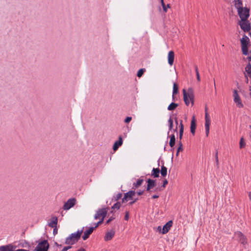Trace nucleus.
<instances>
[{
    "mask_svg": "<svg viewBox=\"0 0 251 251\" xmlns=\"http://www.w3.org/2000/svg\"><path fill=\"white\" fill-rule=\"evenodd\" d=\"M195 71H196V75L197 74V73H199L198 69V67L197 66H195Z\"/></svg>",
    "mask_w": 251,
    "mask_h": 251,
    "instance_id": "nucleus-50",
    "label": "nucleus"
},
{
    "mask_svg": "<svg viewBox=\"0 0 251 251\" xmlns=\"http://www.w3.org/2000/svg\"><path fill=\"white\" fill-rule=\"evenodd\" d=\"M16 248V246L9 244L0 246V251H14Z\"/></svg>",
    "mask_w": 251,
    "mask_h": 251,
    "instance_id": "nucleus-12",
    "label": "nucleus"
},
{
    "mask_svg": "<svg viewBox=\"0 0 251 251\" xmlns=\"http://www.w3.org/2000/svg\"><path fill=\"white\" fill-rule=\"evenodd\" d=\"M147 182L148 183L147 184V188H146V190L147 191H150V190L151 189H152L153 188H154L156 185V180H153V179H151L150 178H149L147 180Z\"/></svg>",
    "mask_w": 251,
    "mask_h": 251,
    "instance_id": "nucleus-14",
    "label": "nucleus"
},
{
    "mask_svg": "<svg viewBox=\"0 0 251 251\" xmlns=\"http://www.w3.org/2000/svg\"><path fill=\"white\" fill-rule=\"evenodd\" d=\"M132 120V118L131 117H127L125 119V122L126 123H129Z\"/></svg>",
    "mask_w": 251,
    "mask_h": 251,
    "instance_id": "nucleus-41",
    "label": "nucleus"
},
{
    "mask_svg": "<svg viewBox=\"0 0 251 251\" xmlns=\"http://www.w3.org/2000/svg\"><path fill=\"white\" fill-rule=\"evenodd\" d=\"M246 146V143L244 141L243 137H241L239 143V147L240 149H243Z\"/></svg>",
    "mask_w": 251,
    "mask_h": 251,
    "instance_id": "nucleus-33",
    "label": "nucleus"
},
{
    "mask_svg": "<svg viewBox=\"0 0 251 251\" xmlns=\"http://www.w3.org/2000/svg\"><path fill=\"white\" fill-rule=\"evenodd\" d=\"M210 125V119L208 112L205 113V128L206 137L208 136Z\"/></svg>",
    "mask_w": 251,
    "mask_h": 251,
    "instance_id": "nucleus-11",
    "label": "nucleus"
},
{
    "mask_svg": "<svg viewBox=\"0 0 251 251\" xmlns=\"http://www.w3.org/2000/svg\"><path fill=\"white\" fill-rule=\"evenodd\" d=\"M68 251V250H67V249L66 247H64L63 248V249L62 250V251Z\"/></svg>",
    "mask_w": 251,
    "mask_h": 251,
    "instance_id": "nucleus-54",
    "label": "nucleus"
},
{
    "mask_svg": "<svg viewBox=\"0 0 251 251\" xmlns=\"http://www.w3.org/2000/svg\"><path fill=\"white\" fill-rule=\"evenodd\" d=\"M247 59L249 60V61H251V56H248Z\"/></svg>",
    "mask_w": 251,
    "mask_h": 251,
    "instance_id": "nucleus-56",
    "label": "nucleus"
},
{
    "mask_svg": "<svg viewBox=\"0 0 251 251\" xmlns=\"http://www.w3.org/2000/svg\"><path fill=\"white\" fill-rule=\"evenodd\" d=\"M241 47L242 53L245 55L249 54V47L250 46V40L249 38L244 34L243 37L240 39Z\"/></svg>",
    "mask_w": 251,
    "mask_h": 251,
    "instance_id": "nucleus-3",
    "label": "nucleus"
},
{
    "mask_svg": "<svg viewBox=\"0 0 251 251\" xmlns=\"http://www.w3.org/2000/svg\"><path fill=\"white\" fill-rule=\"evenodd\" d=\"M115 217L111 216L106 222V224H109L112 221L115 219Z\"/></svg>",
    "mask_w": 251,
    "mask_h": 251,
    "instance_id": "nucleus-42",
    "label": "nucleus"
},
{
    "mask_svg": "<svg viewBox=\"0 0 251 251\" xmlns=\"http://www.w3.org/2000/svg\"><path fill=\"white\" fill-rule=\"evenodd\" d=\"M250 8L243 7L238 12V15L241 20L248 19L250 16Z\"/></svg>",
    "mask_w": 251,
    "mask_h": 251,
    "instance_id": "nucleus-7",
    "label": "nucleus"
},
{
    "mask_svg": "<svg viewBox=\"0 0 251 251\" xmlns=\"http://www.w3.org/2000/svg\"><path fill=\"white\" fill-rule=\"evenodd\" d=\"M76 199L75 198H71L69 199L64 204L63 209L65 210H68L74 206L76 203Z\"/></svg>",
    "mask_w": 251,
    "mask_h": 251,
    "instance_id": "nucleus-8",
    "label": "nucleus"
},
{
    "mask_svg": "<svg viewBox=\"0 0 251 251\" xmlns=\"http://www.w3.org/2000/svg\"><path fill=\"white\" fill-rule=\"evenodd\" d=\"M14 251H28L25 249H18V250H14Z\"/></svg>",
    "mask_w": 251,
    "mask_h": 251,
    "instance_id": "nucleus-49",
    "label": "nucleus"
},
{
    "mask_svg": "<svg viewBox=\"0 0 251 251\" xmlns=\"http://www.w3.org/2000/svg\"><path fill=\"white\" fill-rule=\"evenodd\" d=\"M160 1H161V3L162 6L163 7V9L164 12H167V9H166V5L165 4V3L164 2V0H160Z\"/></svg>",
    "mask_w": 251,
    "mask_h": 251,
    "instance_id": "nucleus-38",
    "label": "nucleus"
},
{
    "mask_svg": "<svg viewBox=\"0 0 251 251\" xmlns=\"http://www.w3.org/2000/svg\"><path fill=\"white\" fill-rule=\"evenodd\" d=\"M169 123V130H171L173 129V120L171 117H170L168 120Z\"/></svg>",
    "mask_w": 251,
    "mask_h": 251,
    "instance_id": "nucleus-35",
    "label": "nucleus"
},
{
    "mask_svg": "<svg viewBox=\"0 0 251 251\" xmlns=\"http://www.w3.org/2000/svg\"><path fill=\"white\" fill-rule=\"evenodd\" d=\"M250 91H251V93H250V97H251V87H250Z\"/></svg>",
    "mask_w": 251,
    "mask_h": 251,
    "instance_id": "nucleus-63",
    "label": "nucleus"
},
{
    "mask_svg": "<svg viewBox=\"0 0 251 251\" xmlns=\"http://www.w3.org/2000/svg\"><path fill=\"white\" fill-rule=\"evenodd\" d=\"M184 131V126L182 124V121L180 120V129H179V141H181L182 138L183 133Z\"/></svg>",
    "mask_w": 251,
    "mask_h": 251,
    "instance_id": "nucleus-25",
    "label": "nucleus"
},
{
    "mask_svg": "<svg viewBox=\"0 0 251 251\" xmlns=\"http://www.w3.org/2000/svg\"><path fill=\"white\" fill-rule=\"evenodd\" d=\"M175 53L173 50H171L169 52L168 55V63L170 66H172L174 61Z\"/></svg>",
    "mask_w": 251,
    "mask_h": 251,
    "instance_id": "nucleus-19",
    "label": "nucleus"
},
{
    "mask_svg": "<svg viewBox=\"0 0 251 251\" xmlns=\"http://www.w3.org/2000/svg\"><path fill=\"white\" fill-rule=\"evenodd\" d=\"M171 7V5L170 4H167V5H166V9H167V8H170Z\"/></svg>",
    "mask_w": 251,
    "mask_h": 251,
    "instance_id": "nucleus-51",
    "label": "nucleus"
},
{
    "mask_svg": "<svg viewBox=\"0 0 251 251\" xmlns=\"http://www.w3.org/2000/svg\"><path fill=\"white\" fill-rule=\"evenodd\" d=\"M249 32V34L250 36L251 37V31H250Z\"/></svg>",
    "mask_w": 251,
    "mask_h": 251,
    "instance_id": "nucleus-64",
    "label": "nucleus"
},
{
    "mask_svg": "<svg viewBox=\"0 0 251 251\" xmlns=\"http://www.w3.org/2000/svg\"><path fill=\"white\" fill-rule=\"evenodd\" d=\"M176 144V138L174 134L170 136V140L169 142V145L171 148H173Z\"/></svg>",
    "mask_w": 251,
    "mask_h": 251,
    "instance_id": "nucleus-26",
    "label": "nucleus"
},
{
    "mask_svg": "<svg viewBox=\"0 0 251 251\" xmlns=\"http://www.w3.org/2000/svg\"><path fill=\"white\" fill-rule=\"evenodd\" d=\"M196 75H197V79L198 81H200L201 78H200V76L199 73H197Z\"/></svg>",
    "mask_w": 251,
    "mask_h": 251,
    "instance_id": "nucleus-47",
    "label": "nucleus"
},
{
    "mask_svg": "<svg viewBox=\"0 0 251 251\" xmlns=\"http://www.w3.org/2000/svg\"><path fill=\"white\" fill-rule=\"evenodd\" d=\"M218 151H216V153H215V160H216V166L217 168H219V160H218Z\"/></svg>",
    "mask_w": 251,
    "mask_h": 251,
    "instance_id": "nucleus-37",
    "label": "nucleus"
},
{
    "mask_svg": "<svg viewBox=\"0 0 251 251\" xmlns=\"http://www.w3.org/2000/svg\"><path fill=\"white\" fill-rule=\"evenodd\" d=\"M55 245H56L57 246H58V247H61V245H59V244H58V243H55Z\"/></svg>",
    "mask_w": 251,
    "mask_h": 251,
    "instance_id": "nucleus-62",
    "label": "nucleus"
},
{
    "mask_svg": "<svg viewBox=\"0 0 251 251\" xmlns=\"http://www.w3.org/2000/svg\"><path fill=\"white\" fill-rule=\"evenodd\" d=\"M168 183V181L167 179L164 180L162 187L163 188H165Z\"/></svg>",
    "mask_w": 251,
    "mask_h": 251,
    "instance_id": "nucleus-43",
    "label": "nucleus"
},
{
    "mask_svg": "<svg viewBox=\"0 0 251 251\" xmlns=\"http://www.w3.org/2000/svg\"><path fill=\"white\" fill-rule=\"evenodd\" d=\"M178 93V86L176 83H174L173 85V95L177 94Z\"/></svg>",
    "mask_w": 251,
    "mask_h": 251,
    "instance_id": "nucleus-30",
    "label": "nucleus"
},
{
    "mask_svg": "<svg viewBox=\"0 0 251 251\" xmlns=\"http://www.w3.org/2000/svg\"><path fill=\"white\" fill-rule=\"evenodd\" d=\"M158 197H159V196H158V195H153V196H152V197H151V198H152V199H157V198H158Z\"/></svg>",
    "mask_w": 251,
    "mask_h": 251,
    "instance_id": "nucleus-48",
    "label": "nucleus"
},
{
    "mask_svg": "<svg viewBox=\"0 0 251 251\" xmlns=\"http://www.w3.org/2000/svg\"><path fill=\"white\" fill-rule=\"evenodd\" d=\"M135 194V192L134 190H130L124 194V197L122 199V202L125 203L129 200H133V197Z\"/></svg>",
    "mask_w": 251,
    "mask_h": 251,
    "instance_id": "nucleus-9",
    "label": "nucleus"
},
{
    "mask_svg": "<svg viewBox=\"0 0 251 251\" xmlns=\"http://www.w3.org/2000/svg\"><path fill=\"white\" fill-rule=\"evenodd\" d=\"M245 77H246V82L248 83V81H249L247 75H245Z\"/></svg>",
    "mask_w": 251,
    "mask_h": 251,
    "instance_id": "nucleus-60",
    "label": "nucleus"
},
{
    "mask_svg": "<svg viewBox=\"0 0 251 251\" xmlns=\"http://www.w3.org/2000/svg\"><path fill=\"white\" fill-rule=\"evenodd\" d=\"M157 230H158V231H161V227L160 226H158V227H157Z\"/></svg>",
    "mask_w": 251,
    "mask_h": 251,
    "instance_id": "nucleus-57",
    "label": "nucleus"
},
{
    "mask_svg": "<svg viewBox=\"0 0 251 251\" xmlns=\"http://www.w3.org/2000/svg\"><path fill=\"white\" fill-rule=\"evenodd\" d=\"M245 71L249 77L251 78V64L250 63H249L245 67Z\"/></svg>",
    "mask_w": 251,
    "mask_h": 251,
    "instance_id": "nucleus-28",
    "label": "nucleus"
},
{
    "mask_svg": "<svg viewBox=\"0 0 251 251\" xmlns=\"http://www.w3.org/2000/svg\"><path fill=\"white\" fill-rule=\"evenodd\" d=\"M238 25L245 32H249L251 29V23L248 19L241 20L238 22Z\"/></svg>",
    "mask_w": 251,
    "mask_h": 251,
    "instance_id": "nucleus-4",
    "label": "nucleus"
},
{
    "mask_svg": "<svg viewBox=\"0 0 251 251\" xmlns=\"http://www.w3.org/2000/svg\"><path fill=\"white\" fill-rule=\"evenodd\" d=\"M144 192V190H143V191L140 190V191H137V194L138 195L140 196V195H143V194Z\"/></svg>",
    "mask_w": 251,
    "mask_h": 251,
    "instance_id": "nucleus-45",
    "label": "nucleus"
},
{
    "mask_svg": "<svg viewBox=\"0 0 251 251\" xmlns=\"http://www.w3.org/2000/svg\"><path fill=\"white\" fill-rule=\"evenodd\" d=\"M69 245L70 246H69L66 247L67 249V250H69V249L72 248V245Z\"/></svg>",
    "mask_w": 251,
    "mask_h": 251,
    "instance_id": "nucleus-53",
    "label": "nucleus"
},
{
    "mask_svg": "<svg viewBox=\"0 0 251 251\" xmlns=\"http://www.w3.org/2000/svg\"><path fill=\"white\" fill-rule=\"evenodd\" d=\"M83 228L81 230H78L75 233H72L69 237L66 238L65 244L67 245H73L78 242L80 239L81 235L83 232Z\"/></svg>",
    "mask_w": 251,
    "mask_h": 251,
    "instance_id": "nucleus-2",
    "label": "nucleus"
},
{
    "mask_svg": "<svg viewBox=\"0 0 251 251\" xmlns=\"http://www.w3.org/2000/svg\"><path fill=\"white\" fill-rule=\"evenodd\" d=\"M145 71H146L145 69H140V70H139V71L137 72V76L138 77H141L144 74Z\"/></svg>",
    "mask_w": 251,
    "mask_h": 251,
    "instance_id": "nucleus-34",
    "label": "nucleus"
},
{
    "mask_svg": "<svg viewBox=\"0 0 251 251\" xmlns=\"http://www.w3.org/2000/svg\"><path fill=\"white\" fill-rule=\"evenodd\" d=\"M175 123L176 124V125H178V121L177 120V118H175Z\"/></svg>",
    "mask_w": 251,
    "mask_h": 251,
    "instance_id": "nucleus-58",
    "label": "nucleus"
},
{
    "mask_svg": "<svg viewBox=\"0 0 251 251\" xmlns=\"http://www.w3.org/2000/svg\"><path fill=\"white\" fill-rule=\"evenodd\" d=\"M121 206V202L120 201H118L116 203H115L112 207L111 209L112 210H114L115 209H119L120 208Z\"/></svg>",
    "mask_w": 251,
    "mask_h": 251,
    "instance_id": "nucleus-31",
    "label": "nucleus"
},
{
    "mask_svg": "<svg viewBox=\"0 0 251 251\" xmlns=\"http://www.w3.org/2000/svg\"><path fill=\"white\" fill-rule=\"evenodd\" d=\"M53 233L54 235H55L57 233V229L56 228V227H53Z\"/></svg>",
    "mask_w": 251,
    "mask_h": 251,
    "instance_id": "nucleus-46",
    "label": "nucleus"
},
{
    "mask_svg": "<svg viewBox=\"0 0 251 251\" xmlns=\"http://www.w3.org/2000/svg\"><path fill=\"white\" fill-rule=\"evenodd\" d=\"M95 229V227H90L88 229L85 231L84 232V234L82 237L83 240H87L89 237L90 234H92V233L93 232Z\"/></svg>",
    "mask_w": 251,
    "mask_h": 251,
    "instance_id": "nucleus-16",
    "label": "nucleus"
},
{
    "mask_svg": "<svg viewBox=\"0 0 251 251\" xmlns=\"http://www.w3.org/2000/svg\"><path fill=\"white\" fill-rule=\"evenodd\" d=\"M207 110H208V108L207 107V106H205V112H208Z\"/></svg>",
    "mask_w": 251,
    "mask_h": 251,
    "instance_id": "nucleus-61",
    "label": "nucleus"
},
{
    "mask_svg": "<svg viewBox=\"0 0 251 251\" xmlns=\"http://www.w3.org/2000/svg\"><path fill=\"white\" fill-rule=\"evenodd\" d=\"M115 234V231L114 230H111L106 233L104 239L105 241H108L113 238Z\"/></svg>",
    "mask_w": 251,
    "mask_h": 251,
    "instance_id": "nucleus-17",
    "label": "nucleus"
},
{
    "mask_svg": "<svg viewBox=\"0 0 251 251\" xmlns=\"http://www.w3.org/2000/svg\"><path fill=\"white\" fill-rule=\"evenodd\" d=\"M123 196V194L122 193H119L117 194V195L113 196L112 200L114 201H118L119 200H120Z\"/></svg>",
    "mask_w": 251,
    "mask_h": 251,
    "instance_id": "nucleus-32",
    "label": "nucleus"
},
{
    "mask_svg": "<svg viewBox=\"0 0 251 251\" xmlns=\"http://www.w3.org/2000/svg\"><path fill=\"white\" fill-rule=\"evenodd\" d=\"M123 144V138L121 136L119 137V140L116 141L113 146V150L114 151H116L118 150V149Z\"/></svg>",
    "mask_w": 251,
    "mask_h": 251,
    "instance_id": "nucleus-18",
    "label": "nucleus"
},
{
    "mask_svg": "<svg viewBox=\"0 0 251 251\" xmlns=\"http://www.w3.org/2000/svg\"><path fill=\"white\" fill-rule=\"evenodd\" d=\"M183 145L181 141L178 142V147L177 148L178 151H183Z\"/></svg>",
    "mask_w": 251,
    "mask_h": 251,
    "instance_id": "nucleus-36",
    "label": "nucleus"
},
{
    "mask_svg": "<svg viewBox=\"0 0 251 251\" xmlns=\"http://www.w3.org/2000/svg\"><path fill=\"white\" fill-rule=\"evenodd\" d=\"M109 209L108 207L102 208L99 209L97 211L96 213L94 215V219L95 220L98 219L101 217V219H104V218L106 216L107 214V210Z\"/></svg>",
    "mask_w": 251,
    "mask_h": 251,
    "instance_id": "nucleus-5",
    "label": "nucleus"
},
{
    "mask_svg": "<svg viewBox=\"0 0 251 251\" xmlns=\"http://www.w3.org/2000/svg\"><path fill=\"white\" fill-rule=\"evenodd\" d=\"M77 251H86V250L84 249L81 248L80 249H79L78 250H77Z\"/></svg>",
    "mask_w": 251,
    "mask_h": 251,
    "instance_id": "nucleus-52",
    "label": "nucleus"
},
{
    "mask_svg": "<svg viewBox=\"0 0 251 251\" xmlns=\"http://www.w3.org/2000/svg\"><path fill=\"white\" fill-rule=\"evenodd\" d=\"M235 236L237 238L238 240L243 245L247 244V239L245 235L241 232L237 231L235 233Z\"/></svg>",
    "mask_w": 251,
    "mask_h": 251,
    "instance_id": "nucleus-10",
    "label": "nucleus"
},
{
    "mask_svg": "<svg viewBox=\"0 0 251 251\" xmlns=\"http://www.w3.org/2000/svg\"><path fill=\"white\" fill-rule=\"evenodd\" d=\"M49 248V244L46 240H44L39 243L35 248L34 251H48Z\"/></svg>",
    "mask_w": 251,
    "mask_h": 251,
    "instance_id": "nucleus-6",
    "label": "nucleus"
},
{
    "mask_svg": "<svg viewBox=\"0 0 251 251\" xmlns=\"http://www.w3.org/2000/svg\"><path fill=\"white\" fill-rule=\"evenodd\" d=\"M173 225V222L172 221H169L163 227L162 230V233L164 234L167 233L169 230H170V228L172 227Z\"/></svg>",
    "mask_w": 251,
    "mask_h": 251,
    "instance_id": "nucleus-15",
    "label": "nucleus"
},
{
    "mask_svg": "<svg viewBox=\"0 0 251 251\" xmlns=\"http://www.w3.org/2000/svg\"><path fill=\"white\" fill-rule=\"evenodd\" d=\"M183 100L186 105H189L190 101H191L192 105L194 104V93L193 89L192 88H189L188 91L186 90H183Z\"/></svg>",
    "mask_w": 251,
    "mask_h": 251,
    "instance_id": "nucleus-1",
    "label": "nucleus"
},
{
    "mask_svg": "<svg viewBox=\"0 0 251 251\" xmlns=\"http://www.w3.org/2000/svg\"><path fill=\"white\" fill-rule=\"evenodd\" d=\"M214 88H215V92L216 93V87L215 79H214Z\"/></svg>",
    "mask_w": 251,
    "mask_h": 251,
    "instance_id": "nucleus-55",
    "label": "nucleus"
},
{
    "mask_svg": "<svg viewBox=\"0 0 251 251\" xmlns=\"http://www.w3.org/2000/svg\"><path fill=\"white\" fill-rule=\"evenodd\" d=\"M249 198L250 199V200L251 201V192H250L249 194Z\"/></svg>",
    "mask_w": 251,
    "mask_h": 251,
    "instance_id": "nucleus-59",
    "label": "nucleus"
},
{
    "mask_svg": "<svg viewBox=\"0 0 251 251\" xmlns=\"http://www.w3.org/2000/svg\"><path fill=\"white\" fill-rule=\"evenodd\" d=\"M138 200H139V199L138 198H135V199L133 198V200H132V201L129 202V204L130 205H132L134 203H135Z\"/></svg>",
    "mask_w": 251,
    "mask_h": 251,
    "instance_id": "nucleus-39",
    "label": "nucleus"
},
{
    "mask_svg": "<svg viewBox=\"0 0 251 251\" xmlns=\"http://www.w3.org/2000/svg\"><path fill=\"white\" fill-rule=\"evenodd\" d=\"M160 170L159 168H153L151 173V176L154 177H158L159 176Z\"/></svg>",
    "mask_w": 251,
    "mask_h": 251,
    "instance_id": "nucleus-24",
    "label": "nucleus"
},
{
    "mask_svg": "<svg viewBox=\"0 0 251 251\" xmlns=\"http://www.w3.org/2000/svg\"><path fill=\"white\" fill-rule=\"evenodd\" d=\"M143 182H144L143 179L140 178V179H137V180L136 182H134L133 183V186H132V189L135 190V189L139 188L142 184Z\"/></svg>",
    "mask_w": 251,
    "mask_h": 251,
    "instance_id": "nucleus-23",
    "label": "nucleus"
},
{
    "mask_svg": "<svg viewBox=\"0 0 251 251\" xmlns=\"http://www.w3.org/2000/svg\"><path fill=\"white\" fill-rule=\"evenodd\" d=\"M125 219L126 221H127L129 219V212L128 211H126V212Z\"/></svg>",
    "mask_w": 251,
    "mask_h": 251,
    "instance_id": "nucleus-44",
    "label": "nucleus"
},
{
    "mask_svg": "<svg viewBox=\"0 0 251 251\" xmlns=\"http://www.w3.org/2000/svg\"><path fill=\"white\" fill-rule=\"evenodd\" d=\"M178 104L175 102H172L168 107V110L169 111L174 110L177 106Z\"/></svg>",
    "mask_w": 251,
    "mask_h": 251,
    "instance_id": "nucleus-27",
    "label": "nucleus"
},
{
    "mask_svg": "<svg viewBox=\"0 0 251 251\" xmlns=\"http://www.w3.org/2000/svg\"><path fill=\"white\" fill-rule=\"evenodd\" d=\"M58 219L56 217H53L51 219V220L50 223H49L48 225L50 227H56V225L57 224Z\"/></svg>",
    "mask_w": 251,
    "mask_h": 251,
    "instance_id": "nucleus-22",
    "label": "nucleus"
},
{
    "mask_svg": "<svg viewBox=\"0 0 251 251\" xmlns=\"http://www.w3.org/2000/svg\"><path fill=\"white\" fill-rule=\"evenodd\" d=\"M196 128V121L195 120V116L193 117L192 120L191 122L190 126V131L193 135H194L195 133V130Z\"/></svg>",
    "mask_w": 251,
    "mask_h": 251,
    "instance_id": "nucleus-20",
    "label": "nucleus"
},
{
    "mask_svg": "<svg viewBox=\"0 0 251 251\" xmlns=\"http://www.w3.org/2000/svg\"><path fill=\"white\" fill-rule=\"evenodd\" d=\"M234 97V101L235 103H237L239 107H243V104L242 103L240 97L238 94V91L236 90H234L233 91V95Z\"/></svg>",
    "mask_w": 251,
    "mask_h": 251,
    "instance_id": "nucleus-13",
    "label": "nucleus"
},
{
    "mask_svg": "<svg viewBox=\"0 0 251 251\" xmlns=\"http://www.w3.org/2000/svg\"><path fill=\"white\" fill-rule=\"evenodd\" d=\"M161 176L163 177H165L167 176V169L166 167L163 165L161 167V171H160Z\"/></svg>",
    "mask_w": 251,
    "mask_h": 251,
    "instance_id": "nucleus-29",
    "label": "nucleus"
},
{
    "mask_svg": "<svg viewBox=\"0 0 251 251\" xmlns=\"http://www.w3.org/2000/svg\"><path fill=\"white\" fill-rule=\"evenodd\" d=\"M103 219H101L97 224H96L95 226L94 227L96 228L99 225H101L103 223Z\"/></svg>",
    "mask_w": 251,
    "mask_h": 251,
    "instance_id": "nucleus-40",
    "label": "nucleus"
},
{
    "mask_svg": "<svg viewBox=\"0 0 251 251\" xmlns=\"http://www.w3.org/2000/svg\"><path fill=\"white\" fill-rule=\"evenodd\" d=\"M233 2L235 8L237 9L238 12L243 8V2L241 0H234Z\"/></svg>",
    "mask_w": 251,
    "mask_h": 251,
    "instance_id": "nucleus-21",
    "label": "nucleus"
}]
</instances>
